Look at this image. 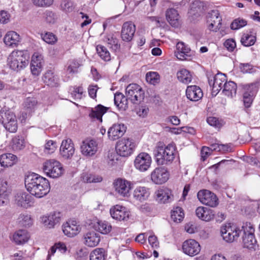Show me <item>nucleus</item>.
<instances>
[{
  "label": "nucleus",
  "mask_w": 260,
  "mask_h": 260,
  "mask_svg": "<svg viewBox=\"0 0 260 260\" xmlns=\"http://www.w3.org/2000/svg\"><path fill=\"white\" fill-rule=\"evenodd\" d=\"M24 183L27 190L38 198L46 196L50 190L48 180L35 173L27 175L25 178Z\"/></svg>",
  "instance_id": "1"
},
{
  "label": "nucleus",
  "mask_w": 260,
  "mask_h": 260,
  "mask_svg": "<svg viewBox=\"0 0 260 260\" xmlns=\"http://www.w3.org/2000/svg\"><path fill=\"white\" fill-rule=\"evenodd\" d=\"M176 146L173 143L164 145L159 143L154 150L156 162L158 165H167L171 164L176 154Z\"/></svg>",
  "instance_id": "2"
},
{
  "label": "nucleus",
  "mask_w": 260,
  "mask_h": 260,
  "mask_svg": "<svg viewBox=\"0 0 260 260\" xmlns=\"http://www.w3.org/2000/svg\"><path fill=\"white\" fill-rule=\"evenodd\" d=\"M29 58V55L26 51L14 50L8 57V64L12 70L18 71L28 65Z\"/></svg>",
  "instance_id": "3"
},
{
  "label": "nucleus",
  "mask_w": 260,
  "mask_h": 260,
  "mask_svg": "<svg viewBox=\"0 0 260 260\" xmlns=\"http://www.w3.org/2000/svg\"><path fill=\"white\" fill-rule=\"evenodd\" d=\"M42 169L47 176L52 178L59 177L64 173L62 165L54 159H48L44 162Z\"/></svg>",
  "instance_id": "4"
},
{
  "label": "nucleus",
  "mask_w": 260,
  "mask_h": 260,
  "mask_svg": "<svg viewBox=\"0 0 260 260\" xmlns=\"http://www.w3.org/2000/svg\"><path fill=\"white\" fill-rule=\"evenodd\" d=\"M243 232L242 237L243 246L248 249H254L256 244V241L254 236V228L250 222L243 223L242 226Z\"/></svg>",
  "instance_id": "5"
},
{
  "label": "nucleus",
  "mask_w": 260,
  "mask_h": 260,
  "mask_svg": "<svg viewBox=\"0 0 260 260\" xmlns=\"http://www.w3.org/2000/svg\"><path fill=\"white\" fill-rule=\"evenodd\" d=\"M242 231L237 225L230 223L221 226L220 228L221 235L223 239L229 243L237 240Z\"/></svg>",
  "instance_id": "6"
},
{
  "label": "nucleus",
  "mask_w": 260,
  "mask_h": 260,
  "mask_svg": "<svg viewBox=\"0 0 260 260\" xmlns=\"http://www.w3.org/2000/svg\"><path fill=\"white\" fill-rule=\"evenodd\" d=\"M136 144L133 139L123 138L117 143L116 150L120 156L127 157L133 153Z\"/></svg>",
  "instance_id": "7"
},
{
  "label": "nucleus",
  "mask_w": 260,
  "mask_h": 260,
  "mask_svg": "<svg viewBox=\"0 0 260 260\" xmlns=\"http://www.w3.org/2000/svg\"><path fill=\"white\" fill-rule=\"evenodd\" d=\"M127 98L134 104L140 102L144 99V91L137 84H131L125 89Z\"/></svg>",
  "instance_id": "8"
},
{
  "label": "nucleus",
  "mask_w": 260,
  "mask_h": 260,
  "mask_svg": "<svg viewBox=\"0 0 260 260\" xmlns=\"http://www.w3.org/2000/svg\"><path fill=\"white\" fill-rule=\"evenodd\" d=\"M81 153L85 156L91 157L98 150V142L93 139H86L82 142L80 146Z\"/></svg>",
  "instance_id": "9"
},
{
  "label": "nucleus",
  "mask_w": 260,
  "mask_h": 260,
  "mask_svg": "<svg viewBox=\"0 0 260 260\" xmlns=\"http://www.w3.org/2000/svg\"><path fill=\"white\" fill-rule=\"evenodd\" d=\"M152 159L150 155L146 152L139 153L134 160V166L136 169L144 172L147 171L150 167Z\"/></svg>",
  "instance_id": "10"
},
{
  "label": "nucleus",
  "mask_w": 260,
  "mask_h": 260,
  "mask_svg": "<svg viewBox=\"0 0 260 260\" xmlns=\"http://www.w3.org/2000/svg\"><path fill=\"white\" fill-rule=\"evenodd\" d=\"M199 200L205 205L215 207L218 204V200L215 194L208 190H201L197 194Z\"/></svg>",
  "instance_id": "11"
},
{
  "label": "nucleus",
  "mask_w": 260,
  "mask_h": 260,
  "mask_svg": "<svg viewBox=\"0 0 260 260\" xmlns=\"http://www.w3.org/2000/svg\"><path fill=\"white\" fill-rule=\"evenodd\" d=\"M114 187L115 191L119 196L123 197L130 196V190L132 189V184L125 179L118 178L114 183Z\"/></svg>",
  "instance_id": "12"
},
{
  "label": "nucleus",
  "mask_w": 260,
  "mask_h": 260,
  "mask_svg": "<svg viewBox=\"0 0 260 260\" xmlns=\"http://www.w3.org/2000/svg\"><path fill=\"white\" fill-rule=\"evenodd\" d=\"M207 23L209 24V29L210 30L216 31L221 25V18L219 11L213 10L209 12L207 16Z\"/></svg>",
  "instance_id": "13"
},
{
  "label": "nucleus",
  "mask_w": 260,
  "mask_h": 260,
  "mask_svg": "<svg viewBox=\"0 0 260 260\" xmlns=\"http://www.w3.org/2000/svg\"><path fill=\"white\" fill-rule=\"evenodd\" d=\"M169 178V172L163 167H157L151 173V180L156 184L165 183Z\"/></svg>",
  "instance_id": "14"
},
{
  "label": "nucleus",
  "mask_w": 260,
  "mask_h": 260,
  "mask_svg": "<svg viewBox=\"0 0 260 260\" xmlns=\"http://www.w3.org/2000/svg\"><path fill=\"white\" fill-rule=\"evenodd\" d=\"M226 82V77L225 74L219 73L216 74L213 80L209 79V84L212 86V95L215 96L219 92L223 87V84Z\"/></svg>",
  "instance_id": "15"
},
{
  "label": "nucleus",
  "mask_w": 260,
  "mask_h": 260,
  "mask_svg": "<svg viewBox=\"0 0 260 260\" xmlns=\"http://www.w3.org/2000/svg\"><path fill=\"white\" fill-rule=\"evenodd\" d=\"M182 250L186 254L190 256H193L200 252L201 246L196 240L189 239L183 243Z\"/></svg>",
  "instance_id": "16"
},
{
  "label": "nucleus",
  "mask_w": 260,
  "mask_h": 260,
  "mask_svg": "<svg viewBox=\"0 0 260 260\" xmlns=\"http://www.w3.org/2000/svg\"><path fill=\"white\" fill-rule=\"evenodd\" d=\"M75 153L74 145L71 139L62 141L60 147V153L65 159L71 158Z\"/></svg>",
  "instance_id": "17"
},
{
  "label": "nucleus",
  "mask_w": 260,
  "mask_h": 260,
  "mask_svg": "<svg viewBox=\"0 0 260 260\" xmlns=\"http://www.w3.org/2000/svg\"><path fill=\"white\" fill-rule=\"evenodd\" d=\"M136 31L135 25L131 21L125 22L123 24L121 37L123 41L130 42L133 38Z\"/></svg>",
  "instance_id": "18"
},
{
  "label": "nucleus",
  "mask_w": 260,
  "mask_h": 260,
  "mask_svg": "<svg viewBox=\"0 0 260 260\" xmlns=\"http://www.w3.org/2000/svg\"><path fill=\"white\" fill-rule=\"evenodd\" d=\"M110 212L113 218L118 220H126L130 215V212L124 207L118 205L111 208Z\"/></svg>",
  "instance_id": "19"
},
{
  "label": "nucleus",
  "mask_w": 260,
  "mask_h": 260,
  "mask_svg": "<svg viewBox=\"0 0 260 260\" xmlns=\"http://www.w3.org/2000/svg\"><path fill=\"white\" fill-rule=\"evenodd\" d=\"M126 130V127L124 124L121 123L114 124L108 129V137L111 140H116L124 134Z\"/></svg>",
  "instance_id": "20"
},
{
  "label": "nucleus",
  "mask_w": 260,
  "mask_h": 260,
  "mask_svg": "<svg viewBox=\"0 0 260 260\" xmlns=\"http://www.w3.org/2000/svg\"><path fill=\"white\" fill-rule=\"evenodd\" d=\"M61 214L59 212L50 213L49 215L42 217V222L48 228L51 229L60 222Z\"/></svg>",
  "instance_id": "21"
},
{
  "label": "nucleus",
  "mask_w": 260,
  "mask_h": 260,
  "mask_svg": "<svg viewBox=\"0 0 260 260\" xmlns=\"http://www.w3.org/2000/svg\"><path fill=\"white\" fill-rule=\"evenodd\" d=\"M43 56L35 52L31 57L30 69L32 75L38 76L41 72L43 66Z\"/></svg>",
  "instance_id": "22"
},
{
  "label": "nucleus",
  "mask_w": 260,
  "mask_h": 260,
  "mask_svg": "<svg viewBox=\"0 0 260 260\" xmlns=\"http://www.w3.org/2000/svg\"><path fill=\"white\" fill-rule=\"evenodd\" d=\"M81 227L75 220H71L62 225L63 233L70 237L77 235L81 231Z\"/></svg>",
  "instance_id": "23"
},
{
  "label": "nucleus",
  "mask_w": 260,
  "mask_h": 260,
  "mask_svg": "<svg viewBox=\"0 0 260 260\" xmlns=\"http://www.w3.org/2000/svg\"><path fill=\"white\" fill-rule=\"evenodd\" d=\"M244 90L243 102L246 107H249L251 104L253 97L256 93V86L253 84L246 85L244 86Z\"/></svg>",
  "instance_id": "24"
},
{
  "label": "nucleus",
  "mask_w": 260,
  "mask_h": 260,
  "mask_svg": "<svg viewBox=\"0 0 260 260\" xmlns=\"http://www.w3.org/2000/svg\"><path fill=\"white\" fill-rule=\"evenodd\" d=\"M196 216L201 220L206 222L210 221L214 218L215 214L213 210L205 207H198L196 210Z\"/></svg>",
  "instance_id": "25"
},
{
  "label": "nucleus",
  "mask_w": 260,
  "mask_h": 260,
  "mask_svg": "<svg viewBox=\"0 0 260 260\" xmlns=\"http://www.w3.org/2000/svg\"><path fill=\"white\" fill-rule=\"evenodd\" d=\"M32 198L26 192L20 191L15 196V201L19 206L27 208L31 206Z\"/></svg>",
  "instance_id": "26"
},
{
  "label": "nucleus",
  "mask_w": 260,
  "mask_h": 260,
  "mask_svg": "<svg viewBox=\"0 0 260 260\" xmlns=\"http://www.w3.org/2000/svg\"><path fill=\"white\" fill-rule=\"evenodd\" d=\"M176 57L181 60H187L191 56V50L183 42H179L176 45Z\"/></svg>",
  "instance_id": "27"
},
{
  "label": "nucleus",
  "mask_w": 260,
  "mask_h": 260,
  "mask_svg": "<svg viewBox=\"0 0 260 260\" xmlns=\"http://www.w3.org/2000/svg\"><path fill=\"white\" fill-rule=\"evenodd\" d=\"M186 95L189 100L191 101H198L203 96L202 89L198 86H188L186 90Z\"/></svg>",
  "instance_id": "28"
},
{
  "label": "nucleus",
  "mask_w": 260,
  "mask_h": 260,
  "mask_svg": "<svg viewBox=\"0 0 260 260\" xmlns=\"http://www.w3.org/2000/svg\"><path fill=\"white\" fill-rule=\"evenodd\" d=\"M11 190L8 188L7 182L0 180V206L8 204Z\"/></svg>",
  "instance_id": "29"
},
{
  "label": "nucleus",
  "mask_w": 260,
  "mask_h": 260,
  "mask_svg": "<svg viewBox=\"0 0 260 260\" xmlns=\"http://www.w3.org/2000/svg\"><path fill=\"white\" fill-rule=\"evenodd\" d=\"M43 82L50 87H57L59 85V78L52 70L47 71L42 77Z\"/></svg>",
  "instance_id": "30"
},
{
  "label": "nucleus",
  "mask_w": 260,
  "mask_h": 260,
  "mask_svg": "<svg viewBox=\"0 0 260 260\" xmlns=\"http://www.w3.org/2000/svg\"><path fill=\"white\" fill-rule=\"evenodd\" d=\"M150 196L149 189L145 186H137L134 190L133 197L137 201L143 202L147 200Z\"/></svg>",
  "instance_id": "31"
},
{
  "label": "nucleus",
  "mask_w": 260,
  "mask_h": 260,
  "mask_svg": "<svg viewBox=\"0 0 260 260\" xmlns=\"http://www.w3.org/2000/svg\"><path fill=\"white\" fill-rule=\"evenodd\" d=\"M156 200L160 203H168L170 202L173 199L171 191L167 188H160L155 192Z\"/></svg>",
  "instance_id": "32"
},
{
  "label": "nucleus",
  "mask_w": 260,
  "mask_h": 260,
  "mask_svg": "<svg viewBox=\"0 0 260 260\" xmlns=\"http://www.w3.org/2000/svg\"><path fill=\"white\" fill-rule=\"evenodd\" d=\"M20 40V36L16 32L10 31L5 35L4 42L8 46L16 47L18 46Z\"/></svg>",
  "instance_id": "33"
},
{
  "label": "nucleus",
  "mask_w": 260,
  "mask_h": 260,
  "mask_svg": "<svg viewBox=\"0 0 260 260\" xmlns=\"http://www.w3.org/2000/svg\"><path fill=\"white\" fill-rule=\"evenodd\" d=\"M17 161L16 155L11 153H5L0 155V165L2 167L8 168L13 166Z\"/></svg>",
  "instance_id": "34"
},
{
  "label": "nucleus",
  "mask_w": 260,
  "mask_h": 260,
  "mask_svg": "<svg viewBox=\"0 0 260 260\" xmlns=\"http://www.w3.org/2000/svg\"><path fill=\"white\" fill-rule=\"evenodd\" d=\"M166 16L168 21L174 27H177L179 25V15L177 11L173 8H170L167 10Z\"/></svg>",
  "instance_id": "35"
},
{
  "label": "nucleus",
  "mask_w": 260,
  "mask_h": 260,
  "mask_svg": "<svg viewBox=\"0 0 260 260\" xmlns=\"http://www.w3.org/2000/svg\"><path fill=\"white\" fill-rule=\"evenodd\" d=\"M108 108L102 105H98L92 109L89 114L90 117L92 119H96L102 121V116L107 112Z\"/></svg>",
  "instance_id": "36"
},
{
  "label": "nucleus",
  "mask_w": 260,
  "mask_h": 260,
  "mask_svg": "<svg viewBox=\"0 0 260 260\" xmlns=\"http://www.w3.org/2000/svg\"><path fill=\"white\" fill-rule=\"evenodd\" d=\"M222 93L226 96L233 98L236 94L237 86L233 81L225 82L223 85Z\"/></svg>",
  "instance_id": "37"
},
{
  "label": "nucleus",
  "mask_w": 260,
  "mask_h": 260,
  "mask_svg": "<svg viewBox=\"0 0 260 260\" xmlns=\"http://www.w3.org/2000/svg\"><path fill=\"white\" fill-rule=\"evenodd\" d=\"M85 244L89 247L96 246L100 242L99 234L94 232L87 233L85 236Z\"/></svg>",
  "instance_id": "38"
},
{
  "label": "nucleus",
  "mask_w": 260,
  "mask_h": 260,
  "mask_svg": "<svg viewBox=\"0 0 260 260\" xmlns=\"http://www.w3.org/2000/svg\"><path fill=\"white\" fill-rule=\"evenodd\" d=\"M114 101L115 106L119 109L125 110L127 108V99L122 93H115Z\"/></svg>",
  "instance_id": "39"
},
{
  "label": "nucleus",
  "mask_w": 260,
  "mask_h": 260,
  "mask_svg": "<svg viewBox=\"0 0 260 260\" xmlns=\"http://www.w3.org/2000/svg\"><path fill=\"white\" fill-rule=\"evenodd\" d=\"M29 239V236L26 230H19L13 235L14 242L18 245L23 244L26 242Z\"/></svg>",
  "instance_id": "40"
},
{
  "label": "nucleus",
  "mask_w": 260,
  "mask_h": 260,
  "mask_svg": "<svg viewBox=\"0 0 260 260\" xmlns=\"http://www.w3.org/2000/svg\"><path fill=\"white\" fill-rule=\"evenodd\" d=\"M107 254L104 248H98L92 250L89 255L90 260H105Z\"/></svg>",
  "instance_id": "41"
},
{
  "label": "nucleus",
  "mask_w": 260,
  "mask_h": 260,
  "mask_svg": "<svg viewBox=\"0 0 260 260\" xmlns=\"http://www.w3.org/2000/svg\"><path fill=\"white\" fill-rule=\"evenodd\" d=\"M241 44L246 47H249L254 44L256 41V37L251 32L244 33L241 38Z\"/></svg>",
  "instance_id": "42"
},
{
  "label": "nucleus",
  "mask_w": 260,
  "mask_h": 260,
  "mask_svg": "<svg viewBox=\"0 0 260 260\" xmlns=\"http://www.w3.org/2000/svg\"><path fill=\"white\" fill-rule=\"evenodd\" d=\"M16 119L15 114L10 110L2 109L0 111V121L3 124L7 121H11L13 119Z\"/></svg>",
  "instance_id": "43"
},
{
  "label": "nucleus",
  "mask_w": 260,
  "mask_h": 260,
  "mask_svg": "<svg viewBox=\"0 0 260 260\" xmlns=\"http://www.w3.org/2000/svg\"><path fill=\"white\" fill-rule=\"evenodd\" d=\"M178 80L185 84H188L191 81L192 77L190 72L186 69H181L177 74Z\"/></svg>",
  "instance_id": "44"
},
{
  "label": "nucleus",
  "mask_w": 260,
  "mask_h": 260,
  "mask_svg": "<svg viewBox=\"0 0 260 260\" xmlns=\"http://www.w3.org/2000/svg\"><path fill=\"white\" fill-rule=\"evenodd\" d=\"M96 49L98 55L102 59L105 61H109L111 59L110 53L106 47L102 45H98Z\"/></svg>",
  "instance_id": "45"
},
{
  "label": "nucleus",
  "mask_w": 260,
  "mask_h": 260,
  "mask_svg": "<svg viewBox=\"0 0 260 260\" xmlns=\"http://www.w3.org/2000/svg\"><path fill=\"white\" fill-rule=\"evenodd\" d=\"M95 229L103 234H107L111 231L112 226L106 221H99L95 225Z\"/></svg>",
  "instance_id": "46"
},
{
  "label": "nucleus",
  "mask_w": 260,
  "mask_h": 260,
  "mask_svg": "<svg viewBox=\"0 0 260 260\" xmlns=\"http://www.w3.org/2000/svg\"><path fill=\"white\" fill-rule=\"evenodd\" d=\"M80 61L77 59H71L68 62L67 71L68 73L74 74L78 73L79 68L81 66Z\"/></svg>",
  "instance_id": "47"
},
{
  "label": "nucleus",
  "mask_w": 260,
  "mask_h": 260,
  "mask_svg": "<svg viewBox=\"0 0 260 260\" xmlns=\"http://www.w3.org/2000/svg\"><path fill=\"white\" fill-rule=\"evenodd\" d=\"M82 180L86 183H97L102 181L101 176L87 173H83L81 176Z\"/></svg>",
  "instance_id": "48"
},
{
  "label": "nucleus",
  "mask_w": 260,
  "mask_h": 260,
  "mask_svg": "<svg viewBox=\"0 0 260 260\" xmlns=\"http://www.w3.org/2000/svg\"><path fill=\"white\" fill-rule=\"evenodd\" d=\"M184 215L183 209L181 207H177L172 211L171 217L174 221L180 222L183 219Z\"/></svg>",
  "instance_id": "49"
},
{
  "label": "nucleus",
  "mask_w": 260,
  "mask_h": 260,
  "mask_svg": "<svg viewBox=\"0 0 260 260\" xmlns=\"http://www.w3.org/2000/svg\"><path fill=\"white\" fill-rule=\"evenodd\" d=\"M38 102L35 98H27L25 99L23 106L27 113L30 114L37 107Z\"/></svg>",
  "instance_id": "50"
},
{
  "label": "nucleus",
  "mask_w": 260,
  "mask_h": 260,
  "mask_svg": "<svg viewBox=\"0 0 260 260\" xmlns=\"http://www.w3.org/2000/svg\"><path fill=\"white\" fill-rule=\"evenodd\" d=\"M12 146L14 150H21L24 147V140L20 136L14 137L12 140Z\"/></svg>",
  "instance_id": "51"
},
{
  "label": "nucleus",
  "mask_w": 260,
  "mask_h": 260,
  "mask_svg": "<svg viewBox=\"0 0 260 260\" xmlns=\"http://www.w3.org/2000/svg\"><path fill=\"white\" fill-rule=\"evenodd\" d=\"M18 220L19 224L25 227H29L32 224V219L27 213L21 214Z\"/></svg>",
  "instance_id": "52"
},
{
  "label": "nucleus",
  "mask_w": 260,
  "mask_h": 260,
  "mask_svg": "<svg viewBox=\"0 0 260 260\" xmlns=\"http://www.w3.org/2000/svg\"><path fill=\"white\" fill-rule=\"evenodd\" d=\"M106 42L109 47L116 51L120 48L119 41L113 36H109L106 38Z\"/></svg>",
  "instance_id": "53"
},
{
  "label": "nucleus",
  "mask_w": 260,
  "mask_h": 260,
  "mask_svg": "<svg viewBox=\"0 0 260 260\" xmlns=\"http://www.w3.org/2000/svg\"><path fill=\"white\" fill-rule=\"evenodd\" d=\"M60 9L66 13H70L74 10V5L71 0H62L60 4Z\"/></svg>",
  "instance_id": "54"
},
{
  "label": "nucleus",
  "mask_w": 260,
  "mask_h": 260,
  "mask_svg": "<svg viewBox=\"0 0 260 260\" xmlns=\"http://www.w3.org/2000/svg\"><path fill=\"white\" fill-rule=\"evenodd\" d=\"M57 147V143L52 140L47 141L44 145V152L47 154H51L55 152Z\"/></svg>",
  "instance_id": "55"
},
{
  "label": "nucleus",
  "mask_w": 260,
  "mask_h": 260,
  "mask_svg": "<svg viewBox=\"0 0 260 260\" xmlns=\"http://www.w3.org/2000/svg\"><path fill=\"white\" fill-rule=\"evenodd\" d=\"M71 94L74 100L81 99L83 94V88L82 86H74L70 88Z\"/></svg>",
  "instance_id": "56"
},
{
  "label": "nucleus",
  "mask_w": 260,
  "mask_h": 260,
  "mask_svg": "<svg viewBox=\"0 0 260 260\" xmlns=\"http://www.w3.org/2000/svg\"><path fill=\"white\" fill-rule=\"evenodd\" d=\"M207 123L216 128H220L224 124L223 121L215 117H209L207 119Z\"/></svg>",
  "instance_id": "57"
},
{
  "label": "nucleus",
  "mask_w": 260,
  "mask_h": 260,
  "mask_svg": "<svg viewBox=\"0 0 260 260\" xmlns=\"http://www.w3.org/2000/svg\"><path fill=\"white\" fill-rule=\"evenodd\" d=\"M42 39L49 44H54L57 42V38L52 32H47L44 34H41Z\"/></svg>",
  "instance_id": "58"
},
{
  "label": "nucleus",
  "mask_w": 260,
  "mask_h": 260,
  "mask_svg": "<svg viewBox=\"0 0 260 260\" xmlns=\"http://www.w3.org/2000/svg\"><path fill=\"white\" fill-rule=\"evenodd\" d=\"M4 127L6 130L10 132V133H15L18 128V123L17 119H14L11 121L5 122V123L3 124Z\"/></svg>",
  "instance_id": "59"
},
{
  "label": "nucleus",
  "mask_w": 260,
  "mask_h": 260,
  "mask_svg": "<svg viewBox=\"0 0 260 260\" xmlns=\"http://www.w3.org/2000/svg\"><path fill=\"white\" fill-rule=\"evenodd\" d=\"M146 80L147 82L154 85L158 82L159 76L156 72H149L146 75Z\"/></svg>",
  "instance_id": "60"
},
{
  "label": "nucleus",
  "mask_w": 260,
  "mask_h": 260,
  "mask_svg": "<svg viewBox=\"0 0 260 260\" xmlns=\"http://www.w3.org/2000/svg\"><path fill=\"white\" fill-rule=\"evenodd\" d=\"M44 17L46 22L49 24H54L57 18L56 14L49 10H47L45 12Z\"/></svg>",
  "instance_id": "61"
},
{
  "label": "nucleus",
  "mask_w": 260,
  "mask_h": 260,
  "mask_svg": "<svg viewBox=\"0 0 260 260\" xmlns=\"http://www.w3.org/2000/svg\"><path fill=\"white\" fill-rule=\"evenodd\" d=\"M247 24V22L242 19H236L231 24V28L232 29H238L244 27Z\"/></svg>",
  "instance_id": "62"
},
{
  "label": "nucleus",
  "mask_w": 260,
  "mask_h": 260,
  "mask_svg": "<svg viewBox=\"0 0 260 260\" xmlns=\"http://www.w3.org/2000/svg\"><path fill=\"white\" fill-rule=\"evenodd\" d=\"M33 4L38 7H48L53 3V0H32Z\"/></svg>",
  "instance_id": "63"
},
{
  "label": "nucleus",
  "mask_w": 260,
  "mask_h": 260,
  "mask_svg": "<svg viewBox=\"0 0 260 260\" xmlns=\"http://www.w3.org/2000/svg\"><path fill=\"white\" fill-rule=\"evenodd\" d=\"M10 15L6 11H0V22L2 23H7L10 21Z\"/></svg>",
  "instance_id": "64"
}]
</instances>
